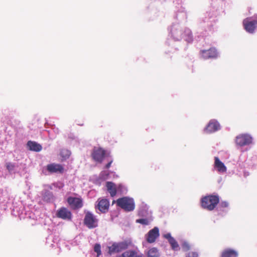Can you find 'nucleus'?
Returning a JSON list of instances; mask_svg holds the SVG:
<instances>
[{
	"label": "nucleus",
	"instance_id": "31",
	"mask_svg": "<svg viewBox=\"0 0 257 257\" xmlns=\"http://www.w3.org/2000/svg\"><path fill=\"white\" fill-rule=\"evenodd\" d=\"M165 238L167 239L168 240V241L171 239V238H172L173 237L171 236V235L170 233H167L164 235Z\"/></svg>",
	"mask_w": 257,
	"mask_h": 257
},
{
	"label": "nucleus",
	"instance_id": "1",
	"mask_svg": "<svg viewBox=\"0 0 257 257\" xmlns=\"http://www.w3.org/2000/svg\"><path fill=\"white\" fill-rule=\"evenodd\" d=\"M219 202L218 195H210L204 196L201 198V205L203 208L209 211H212L216 207Z\"/></svg>",
	"mask_w": 257,
	"mask_h": 257
},
{
	"label": "nucleus",
	"instance_id": "20",
	"mask_svg": "<svg viewBox=\"0 0 257 257\" xmlns=\"http://www.w3.org/2000/svg\"><path fill=\"white\" fill-rule=\"evenodd\" d=\"M137 252L134 250H128L117 257H134Z\"/></svg>",
	"mask_w": 257,
	"mask_h": 257
},
{
	"label": "nucleus",
	"instance_id": "17",
	"mask_svg": "<svg viewBox=\"0 0 257 257\" xmlns=\"http://www.w3.org/2000/svg\"><path fill=\"white\" fill-rule=\"evenodd\" d=\"M27 146L30 150L35 152H40L42 149L41 145L35 142L29 141Z\"/></svg>",
	"mask_w": 257,
	"mask_h": 257
},
{
	"label": "nucleus",
	"instance_id": "13",
	"mask_svg": "<svg viewBox=\"0 0 257 257\" xmlns=\"http://www.w3.org/2000/svg\"><path fill=\"white\" fill-rule=\"evenodd\" d=\"M219 129L220 124L219 122L215 119H211L209 121L204 131L207 133H211Z\"/></svg>",
	"mask_w": 257,
	"mask_h": 257
},
{
	"label": "nucleus",
	"instance_id": "15",
	"mask_svg": "<svg viewBox=\"0 0 257 257\" xmlns=\"http://www.w3.org/2000/svg\"><path fill=\"white\" fill-rule=\"evenodd\" d=\"M106 187L107 191L109 193L111 197L115 196L117 193V189L116 185L112 182H106Z\"/></svg>",
	"mask_w": 257,
	"mask_h": 257
},
{
	"label": "nucleus",
	"instance_id": "3",
	"mask_svg": "<svg viewBox=\"0 0 257 257\" xmlns=\"http://www.w3.org/2000/svg\"><path fill=\"white\" fill-rule=\"evenodd\" d=\"M131 244V242L128 240L114 242L110 246L108 247V253L109 254H111L113 253L120 252L126 249Z\"/></svg>",
	"mask_w": 257,
	"mask_h": 257
},
{
	"label": "nucleus",
	"instance_id": "34",
	"mask_svg": "<svg viewBox=\"0 0 257 257\" xmlns=\"http://www.w3.org/2000/svg\"><path fill=\"white\" fill-rule=\"evenodd\" d=\"M108 175H109V174H108V173H107V174H106V176H108Z\"/></svg>",
	"mask_w": 257,
	"mask_h": 257
},
{
	"label": "nucleus",
	"instance_id": "18",
	"mask_svg": "<svg viewBox=\"0 0 257 257\" xmlns=\"http://www.w3.org/2000/svg\"><path fill=\"white\" fill-rule=\"evenodd\" d=\"M237 251L233 249L227 248L222 251L221 257H237Z\"/></svg>",
	"mask_w": 257,
	"mask_h": 257
},
{
	"label": "nucleus",
	"instance_id": "24",
	"mask_svg": "<svg viewBox=\"0 0 257 257\" xmlns=\"http://www.w3.org/2000/svg\"><path fill=\"white\" fill-rule=\"evenodd\" d=\"M136 222L147 225L149 224V220L147 218H142L137 219Z\"/></svg>",
	"mask_w": 257,
	"mask_h": 257
},
{
	"label": "nucleus",
	"instance_id": "2",
	"mask_svg": "<svg viewBox=\"0 0 257 257\" xmlns=\"http://www.w3.org/2000/svg\"><path fill=\"white\" fill-rule=\"evenodd\" d=\"M116 204L126 211H131L134 210L135 205L134 200L127 197H123L116 200Z\"/></svg>",
	"mask_w": 257,
	"mask_h": 257
},
{
	"label": "nucleus",
	"instance_id": "11",
	"mask_svg": "<svg viewBox=\"0 0 257 257\" xmlns=\"http://www.w3.org/2000/svg\"><path fill=\"white\" fill-rule=\"evenodd\" d=\"M46 167L47 171L51 174H63L64 172V167L59 164L51 163L47 165Z\"/></svg>",
	"mask_w": 257,
	"mask_h": 257
},
{
	"label": "nucleus",
	"instance_id": "4",
	"mask_svg": "<svg viewBox=\"0 0 257 257\" xmlns=\"http://www.w3.org/2000/svg\"><path fill=\"white\" fill-rule=\"evenodd\" d=\"M253 18L251 20V18H247L243 21L244 29L249 33H253L257 27V15L254 16Z\"/></svg>",
	"mask_w": 257,
	"mask_h": 257
},
{
	"label": "nucleus",
	"instance_id": "30",
	"mask_svg": "<svg viewBox=\"0 0 257 257\" xmlns=\"http://www.w3.org/2000/svg\"><path fill=\"white\" fill-rule=\"evenodd\" d=\"M198 254L196 252H190L188 253L186 257H198Z\"/></svg>",
	"mask_w": 257,
	"mask_h": 257
},
{
	"label": "nucleus",
	"instance_id": "8",
	"mask_svg": "<svg viewBox=\"0 0 257 257\" xmlns=\"http://www.w3.org/2000/svg\"><path fill=\"white\" fill-rule=\"evenodd\" d=\"M199 53L203 59L215 58L217 57V52L215 48H210L208 50H201Z\"/></svg>",
	"mask_w": 257,
	"mask_h": 257
},
{
	"label": "nucleus",
	"instance_id": "7",
	"mask_svg": "<svg viewBox=\"0 0 257 257\" xmlns=\"http://www.w3.org/2000/svg\"><path fill=\"white\" fill-rule=\"evenodd\" d=\"M105 155V151L100 148H94L91 156L93 159L98 163H101Z\"/></svg>",
	"mask_w": 257,
	"mask_h": 257
},
{
	"label": "nucleus",
	"instance_id": "5",
	"mask_svg": "<svg viewBox=\"0 0 257 257\" xmlns=\"http://www.w3.org/2000/svg\"><path fill=\"white\" fill-rule=\"evenodd\" d=\"M84 224L89 228H94L98 225V219L92 213L88 211L84 217Z\"/></svg>",
	"mask_w": 257,
	"mask_h": 257
},
{
	"label": "nucleus",
	"instance_id": "29",
	"mask_svg": "<svg viewBox=\"0 0 257 257\" xmlns=\"http://www.w3.org/2000/svg\"><path fill=\"white\" fill-rule=\"evenodd\" d=\"M186 32L188 35V41H192V34L190 30H187Z\"/></svg>",
	"mask_w": 257,
	"mask_h": 257
},
{
	"label": "nucleus",
	"instance_id": "32",
	"mask_svg": "<svg viewBox=\"0 0 257 257\" xmlns=\"http://www.w3.org/2000/svg\"><path fill=\"white\" fill-rule=\"evenodd\" d=\"M112 162H113L112 160H110L109 161V162L105 165V168H106V169L109 168Z\"/></svg>",
	"mask_w": 257,
	"mask_h": 257
},
{
	"label": "nucleus",
	"instance_id": "25",
	"mask_svg": "<svg viewBox=\"0 0 257 257\" xmlns=\"http://www.w3.org/2000/svg\"><path fill=\"white\" fill-rule=\"evenodd\" d=\"M94 250L97 254V256L101 254V246L99 244L96 243L94 247Z\"/></svg>",
	"mask_w": 257,
	"mask_h": 257
},
{
	"label": "nucleus",
	"instance_id": "26",
	"mask_svg": "<svg viewBox=\"0 0 257 257\" xmlns=\"http://www.w3.org/2000/svg\"><path fill=\"white\" fill-rule=\"evenodd\" d=\"M6 168L7 170L9 171V172H11L15 168V165L14 164H13L12 163H7L6 165Z\"/></svg>",
	"mask_w": 257,
	"mask_h": 257
},
{
	"label": "nucleus",
	"instance_id": "14",
	"mask_svg": "<svg viewBox=\"0 0 257 257\" xmlns=\"http://www.w3.org/2000/svg\"><path fill=\"white\" fill-rule=\"evenodd\" d=\"M159 236V230L157 227H155L150 230L147 235V241L149 243L155 241L156 238Z\"/></svg>",
	"mask_w": 257,
	"mask_h": 257
},
{
	"label": "nucleus",
	"instance_id": "23",
	"mask_svg": "<svg viewBox=\"0 0 257 257\" xmlns=\"http://www.w3.org/2000/svg\"><path fill=\"white\" fill-rule=\"evenodd\" d=\"M170 244H171L172 248L173 249H176L178 247L179 245L177 242L175 240V239L173 237L171 238V239L169 241Z\"/></svg>",
	"mask_w": 257,
	"mask_h": 257
},
{
	"label": "nucleus",
	"instance_id": "10",
	"mask_svg": "<svg viewBox=\"0 0 257 257\" xmlns=\"http://www.w3.org/2000/svg\"><path fill=\"white\" fill-rule=\"evenodd\" d=\"M56 216L63 220H70L72 218V213L67 208L62 207L57 210Z\"/></svg>",
	"mask_w": 257,
	"mask_h": 257
},
{
	"label": "nucleus",
	"instance_id": "19",
	"mask_svg": "<svg viewBox=\"0 0 257 257\" xmlns=\"http://www.w3.org/2000/svg\"><path fill=\"white\" fill-rule=\"evenodd\" d=\"M43 198L44 201L49 202L53 198V195L51 192L45 190L43 193Z\"/></svg>",
	"mask_w": 257,
	"mask_h": 257
},
{
	"label": "nucleus",
	"instance_id": "22",
	"mask_svg": "<svg viewBox=\"0 0 257 257\" xmlns=\"http://www.w3.org/2000/svg\"><path fill=\"white\" fill-rule=\"evenodd\" d=\"M71 155V152L67 149H62L60 151V155L63 159L68 158Z\"/></svg>",
	"mask_w": 257,
	"mask_h": 257
},
{
	"label": "nucleus",
	"instance_id": "21",
	"mask_svg": "<svg viewBox=\"0 0 257 257\" xmlns=\"http://www.w3.org/2000/svg\"><path fill=\"white\" fill-rule=\"evenodd\" d=\"M159 255L158 250L155 247L151 248L148 252V257H158Z\"/></svg>",
	"mask_w": 257,
	"mask_h": 257
},
{
	"label": "nucleus",
	"instance_id": "9",
	"mask_svg": "<svg viewBox=\"0 0 257 257\" xmlns=\"http://www.w3.org/2000/svg\"><path fill=\"white\" fill-rule=\"evenodd\" d=\"M67 203L73 210L81 208L83 206V201L81 198L69 197L67 199Z\"/></svg>",
	"mask_w": 257,
	"mask_h": 257
},
{
	"label": "nucleus",
	"instance_id": "33",
	"mask_svg": "<svg viewBox=\"0 0 257 257\" xmlns=\"http://www.w3.org/2000/svg\"><path fill=\"white\" fill-rule=\"evenodd\" d=\"M134 257H143V256L142 255H137V254H136Z\"/></svg>",
	"mask_w": 257,
	"mask_h": 257
},
{
	"label": "nucleus",
	"instance_id": "12",
	"mask_svg": "<svg viewBox=\"0 0 257 257\" xmlns=\"http://www.w3.org/2000/svg\"><path fill=\"white\" fill-rule=\"evenodd\" d=\"M97 204L96 207L102 213H106L108 211L109 207V202L108 200L105 198H99L97 200Z\"/></svg>",
	"mask_w": 257,
	"mask_h": 257
},
{
	"label": "nucleus",
	"instance_id": "16",
	"mask_svg": "<svg viewBox=\"0 0 257 257\" xmlns=\"http://www.w3.org/2000/svg\"><path fill=\"white\" fill-rule=\"evenodd\" d=\"M214 167L216 168L217 171L219 172L224 173L226 171V167L224 164L220 161L217 157L214 158Z\"/></svg>",
	"mask_w": 257,
	"mask_h": 257
},
{
	"label": "nucleus",
	"instance_id": "27",
	"mask_svg": "<svg viewBox=\"0 0 257 257\" xmlns=\"http://www.w3.org/2000/svg\"><path fill=\"white\" fill-rule=\"evenodd\" d=\"M229 204L227 201H221L219 204V208L223 209L228 207Z\"/></svg>",
	"mask_w": 257,
	"mask_h": 257
},
{
	"label": "nucleus",
	"instance_id": "28",
	"mask_svg": "<svg viewBox=\"0 0 257 257\" xmlns=\"http://www.w3.org/2000/svg\"><path fill=\"white\" fill-rule=\"evenodd\" d=\"M182 248L184 251H187L190 249V245L188 243L184 242L182 244Z\"/></svg>",
	"mask_w": 257,
	"mask_h": 257
},
{
	"label": "nucleus",
	"instance_id": "6",
	"mask_svg": "<svg viewBox=\"0 0 257 257\" xmlns=\"http://www.w3.org/2000/svg\"><path fill=\"white\" fill-rule=\"evenodd\" d=\"M252 137L247 134H240L236 137L235 143L240 147L248 145L252 143Z\"/></svg>",
	"mask_w": 257,
	"mask_h": 257
}]
</instances>
